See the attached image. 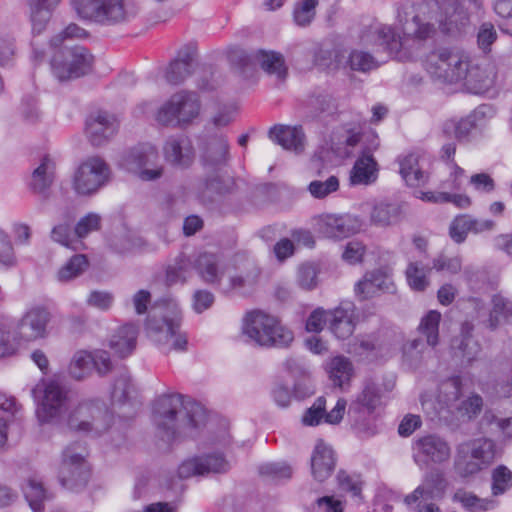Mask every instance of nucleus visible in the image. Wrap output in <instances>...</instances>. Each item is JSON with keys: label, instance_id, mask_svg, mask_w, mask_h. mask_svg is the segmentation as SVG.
Here are the masks:
<instances>
[{"label": "nucleus", "instance_id": "58836bf2", "mask_svg": "<svg viewBox=\"0 0 512 512\" xmlns=\"http://www.w3.org/2000/svg\"><path fill=\"white\" fill-rule=\"evenodd\" d=\"M400 208L397 204L378 202L370 211V223L377 227H388L398 222Z\"/></svg>", "mask_w": 512, "mask_h": 512}, {"label": "nucleus", "instance_id": "7ed1b4c3", "mask_svg": "<svg viewBox=\"0 0 512 512\" xmlns=\"http://www.w3.org/2000/svg\"><path fill=\"white\" fill-rule=\"evenodd\" d=\"M182 312L173 300L155 304L146 320L147 336L163 352L187 350L188 339L181 331Z\"/></svg>", "mask_w": 512, "mask_h": 512}, {"label": "nucleus", "instance_id": "6e6d98bb", "mask_svg": "<svg viewBox=\"0 0 512 512\" xmlns=\"http://www.w3.org/2000/svg\"><path fill=\"white\" fill-rule=\"evenodd\" d=\"M491 480L492 495H503L512 488V471L505 465H498L491 472Z\"/></svg>", "mask_w": 512, "mask_h": 512}, {"label": "nucleus", "instance_id": "9d476101", "mask_svg": "<svg viewBox=\"0 0 512 512\" xmlns=\"http://www.w3.org/2000/svg\"><path fill=\"white\" fill-rule=\"evenodd\" d=\"M64 422L67 423L70 429L99 436L110 427L112 415L104 403L85 401L80 403L73 411L68 412Z\"/></svg>", "mask_w": 512, "mask_h": 512}, {"label": "nucleus", "instance_id": "864d4df0", "mask_svg": "<svg viewBox=\"0 0 512 512\" xmlns=\"http://www.w3.org/2000/svg\"><path fill=\"white\" fill-rule=\"evenodd\" d=\"M88 266L89 262L87 257L83 254H76L59 269L57 278L60 282L70 281L80 276Z\"/></svg>", "mask_w": 512, "mask_h": 512}, {"label": "nucleus", "instance_id": "680f3d73", "mask_svg": "<svg viewBox=\"0 0 512 512\" xmlns=\"http://www.w3.org/2000/svg\"><path fill=\"white\" fill-rule=\"evenodd\" d=\"M101 227V217L97 213H88L76 223L74 234L78 241L85 238L91 232L98 231Z\"/></svg>", "mask_w": 512, "mask_h": 512}, {"label": "nucleus", "instance_id": "c03bdc74", "mask_svg": "<svg viewBox=\"0 0 512 512\" xmlns=\"http://www.w3.org/2000/svg\"><path fill=\"white\" fill-rule=\"evenodd\" d=\"M327 372L334 386L342 387L353 374L352 362L344 356H336L327 363Z\"/></svg>", "mask_w": 512, "mask_h": 512}, {"label": "nucleus", "instance_id": "72a5a7b5", "mask_svg": "<svg viewBox=\"0 0 512 512\" xmlns=\"http://www.w3.org/2000/svg\"><path fill=\"white\" fill-rule=\"evenodd\" d=\"M229 145L222 135L211 137L205 144L202 162L205 167L216 168L228 160Z\"/></svg>", "mask_w": 512, "mask_h": 512}, {"label": "nucleus", "instance_id": "5fc2aeb1", "mask_svg": "<svg viewBox=\"0 0 512 512\" xmlns=\"http://www.w3.org/2000/svg\"><path fill=\"white\" fill-rule=\"evenodd\" d=\"M432 268H427L419 262H411L406 269V278L411 289L424 291L429 285L428 274Z\"/></svg>", "mask_w": 512, "mask_h": 512}, {"label": "nucleus", "instance_id": "cd10ccee", "mask_svg": "<svg viewBox=\"0 0 512 512\" xmlns=\"http://www.w3.org/2000/svg\"><path fill=\"white\" fill-rule=\"evenodd\" d=\"M354 304L343 302L333 310H329V329L338 339H347L355 329Z\"/></svg>", "mask_w": 512, "mask_h": 512}, {"label": "nucleus", "instance_id": "09e8293b", "mask_svg": "<svg viewBox=\"0 0 512 512\" xmlns=\"http://www.w3.org/2000/svg\"><path fill=\"white\" fill-rule=\"evenodd\" d=\"M378 66L376 58L370 52L361 49H352L345 62V67L361 73L369 72Z\"/></svg>", "mask_w": 512, "mask_h": 512}, {"label": "nucleus", "instance_id": "20e7f679", "mask_svg": "<svg viewBox=\"0 0 512 512\" xmlns=\"http://www.w3.org/2000/svg\"><path fill=\"white\" fill-rule=\"evenodd\" d=\"M74 7L80 18L103 26L128 22L137 13L125 0H75Z\"/></svg>", "mask_w": 512, "mask_h": 512}, {"label": "nucleus", "instance_id": "ea45409f", "mask_svg": "<svg viewBox=\"0 0 512 512\" xmlns=\"http://www.w3.org/2000/svg\"><path fill=\"white\" fill-rule=\"evenodd\" d=\"M61 0H30L33 33H41Z\"/></svg>", "mask_w": 512, "mask_h": 512}, {"label": "nucleus", "instance_id": "7c9ffc66", "mask_svg": "<svg viewBox=\"0 0 512 512\" xmlns=\"http://www.w3.org/2000/svg\"><path fill=\"white\" fill-rule=\"evenodd\" d=\"M269 138L286 150L298 152L304 146V133L301 126L275 125L269 130Z\"/></svg>", "mask_w": 512, "mask_h": 512}, {"label": "nucleus", "instance_id": "39448f33", "mask_svg": "<svg viewBox=\"0 0 512 512\" xmlns=\"http://www.w3.org/2000/svg\"><path fill=\"white\" fill-rule=\"evenodd\" d=\"M35 398L41 401L36 410L38 421L41 424H61L71 408L69 391L57 380H49L37 385L32 390Z\"/></svg>", "mask_w": 512, "mask_h": 512}, {"label": "nucleus", "instance_id": "79ce46f5", "mask_svg": "<svg viewBox=\"0 0 512 512\" xmlns=\"http://www.w3.org/2000/svg\"><path fill=\"white\" fill-rule=\"evenodd\" d=\"M55 163L49 156H44L40 165L33 171L31 188L34 192L43 193L54 179Z\"/></svg>", "mask_w": 512, "mask_h": 512}, {"label": "nucleus", "instance_id": "774afa93", "mask_svg": "<svg viewBox=\"0 0 512 512\" xmlns=\"http://www.w3.org/2000/svg\"><path fill=\"white\" fill-rule=\"evenodd\" d=\"M462 268V259L459 256L449 257L445 254H439L432 261V269L437 272H447L457 274Z\"/></svg>", "mask_w": 512, "mask_h": 512}, {"label": "nucleus", "instance_id": "c85d7f7f", "mask_svg": "<svg viewBox=\"0 0 512 512\" xmlns=\"http://www.w3.org/2000/svg\"><path fill=\"white\" fill-rule=\"evenodd\" d=\"M336 458L333 449L322 440L318 441L311 456V471L315 480L323 482L333 473Z\"/></svg>", "mask_w": 512, "mask_h": 512}, {"label": "nucleus", "instance_id": "e2e57ef3", "mask_svg": "<svg viewBox=\"0 0 512 512\" xmlns=\"http://www.w3.org/2000/svg\"><path fill=\"white\" fill-rule=\"evenodd\" d=\"M427 346V342L425 343L422 339H413L403 346V357L410 366H417L421 362Z\"/></svg>", "mask_w": 512, "mask_h": 512}, {"label": "nucleus", "instance_id": "f257e3e1", "mask_svg": "<svg viewBox=\"0 0 512 512\" xmlns=\"http://www.w3.org/2000/svg\"><path fill=\"white\" fill-rule=\"evenodd\" d=\"M439 4L422 2L398 10L396 28L380 22L365 26L359 35L365 47L384 51L398 61L420 57L439 33Z\"/></svg>", "mask_w": 512, "mask_h": 512}, {"label": "nucleus", "instance_id": "4d7b16f0", "mask_svg": "<svg viewBox=\"0 0 512 512\" xmlns=\"http://www.w3.org/2000/svg\"><path fill=\"white\" fill-rule=\"evenodd\" d=\"M453 499L471 512L487 511L494 507V502L488 499H481L475 494L466 491H457Z\"/></svg>", "mask_w": 512, "mask_h": 512}, {"label": "nucleus", "instance_id": "423d86ee", "mask_svg": "<svg viewBox=\"0 0 512 512\" xmlns=\"http://www.w3.org/2000/svg\"><path fill=\"white\" fill-rule=\"evenodd\" d=\"M243 332L260 346L287 347L293 341V333L279 321L261 311L247 314Z\"/></svg>", "mask_w": 512, "mask_h": 512}, {"label": "nucleus", "instance_id": "0eeeda50", "mask_svg": "<svg viewBox=\"0 0 512 512\" xmlns=\"http://www.w3.org/2000/svg\"><path fill=\"white\" fill-rule=\"evenodd\" d=\"M200 112V100L195 92L181 90L165 101L155 114L156 122L164 127H184Z\"/></svg>", "mask_w": 512, "mask_h": 512}, {"label": "nucleus", "instance_id": "a19ab883", "mask_svg": "<svg viewBox=\"0 0 512 512\" xmlns=\"http://www.w3.org/2000/svg\"><path fill=\"white\" fill-rule=\"evenodd\" d=\"M454 469L456 473L463 478L470 477L480 472V466L472 458L471 450L465 442H461L456 447L454 457Z\"/></svg>", "mask_w": 512, "mask_h": 512}, {"label": "nucleus", "instance_id": "4c0bfd02", "mask_svg": "<svg viewBox=\"0 0 512 512\" xmlns=\"http://www.w3.org/2000/svg\"><path fill=\"white\" fill-rule=\"evenodd\" d=\"M472 453V458L477 461L480 471L488 467L495 458V443L489 438H476L464 441Z\"/></svg>", "mask_w": 512, "mask_h": 512}, {"label": "nucleus", "instance_id": "603ef678", "mask_svg": "<svg viewBox=\"0 0 512 512\" xmlns=\"http://www.w3.org/2000/svg\"><path fill=\"white\" fill-rule=\"evenodd\" d=\"M462 393V379L460 376H452L443 381L439 386V402L446 407H451L456 403Z\"/></svg>", "mask_w": 512, "mask_h": 512}, {"label": "nucleus", "instance_id": "bf43d9fd", "mask_svg": "<svg viewBox=\"0 0 512 512\" xmlns=\"http://www.w3.org/2000/svg\"><path fill=\"white\" fill-rule=\"evenodd\" d=\"M318 0H302L295 5L293 18L298 26H308L316 15Z\"/></svg>", "mask_w": 512, "mask_h": 512}, {"label": "nucleus", "instance_id": "338daca9", "mask_svg": "<svg viewBox=\"0 0 512 512\" xmlns=\"http://www.w3.org/2000/svg\"><path fill=\"white\" fill-rule=\"evenodd\" d=\"M325 406V397H318L313 405L305 411L302 417L303 424L307 426L319 425L323 419L325 420Z\"/></svg>", "mask_w": 512, "mask_h": 512}, {"label": "nucleus", "instance_id": "f704fd0d", "mask_svg": "<svg viewBox=\"0 0 512 512\" xmlns=\"http://www.w3.org/2000/svg\"><path fill=\"white\" fill-rule=\"evenodd\" d=\"M382 396L381 389L375 383L367 382L349 408L356 413L367 412L372 415L382 404Z\"/></svg>", "mask_w": 512, "mask_h": 512}, {"label": "nucleus", "instance_id": "de8ad7c7", "mask_svg": "<svg viewBox=\"0 0 512 512\" xmlns=\"http://www.w3.org/2000/svg\"><path fill=\"white\" fill-rule=\"evenodd\" d=\"M93 357L91 352L80 350L77 351L69 364V375L75 380H83L87 378L93 369Z\"/></svg>", "mask_w": 512, "mask_h": 512}, {"label": "nucleus", "instance_id": "f3484780", "mask_svg": "<svg viewBox=\"0 0 512 512\" xmlns=\"http://www.w3.org/2000/svg\"><path fill=\"white\" fill-rule=\"evenodd\" d=\"M51 320V313L43 306H34L28 309L17 324V332L25 341H35L46 337L47 326Z\"/></svg>", "mask_w": 512, "mask_h": 512}, {"label": "nucleus", "instance_id": "4468645a", "mask_svg": "<svg viewBox=\"0 0 512 512\" xmlns=\"http://www.w3.org/2000/svg\"><path fill=\"white\" fill-rule=\"evenodd\" d=\"M315 230L325 238L342 239L361 230V220L351 214H323L315 218Z\"/></svg>", "mask_w": 512, "mask_h": 512}, {"label": "nucleus", "instance_id": "8fccbe9b", "mask_svg": "<svg viewBox=\"0 0 512 512\" xmlns=\"http://www.w3.org/2000/svg\"><path fill=\"white\" fill-rule=\"evenodd\" d=\"M441 313L430 310L422 319L419 325L420 332L426 337L427 345L435 347L439 340V324Z\"/></svg>", "mask_w": 512, "mask_h": 512}, {"label": "nucleus", "instance_id": "bb28decb", "mask_svg": "<svg viewBox=\"0 0 512 512\" xmlns=\"http://www.w3.org/2000/svg\"><path fill=\"white\" fill-rule=\"evenodd\" d=\"M394 288L391 277L382 269L367 272L355 285V293L361 299L373 297L378 292L391 291Z\"/></svg>", "mask_w": 512, "mask_h": 512}, {"label": "nucleus", "instance_id": "412c9836", "mask_svg": "<svg viewBox=\"0 0 512 512\" xmlns=\"http://www.w3.org/2000/svg\"><path fill=\"white\" fill-rule=\"evenodd\" d=\"M492 114L493 109L489 105H480L464 118L446 121L443 125V133L454 134L458 141H466L470 133Z\"/></svg>", "mask_w": 512, "mask_h": 512}, {"label": "nucleus", "instance_id": "dca6fc26", "mask_svg": "<svg viewBox=\"0 0 512 512\" xmlns=\"http://www.w3.org/2000/svg\"><path fill=\"white\" fill-rule=\"evenodd\" d=\"M379 147L377 136L373 135L370 144L363 148L350 171V184L370 185L378 178V163L373 156V151Z\"/></svg>", "mask_w": 512, "mask_h": 512}, {"label": "nucleus", "instance_id": "13d9d810", "mask_svg": "<svg viewBox=\"0 0 512 512\" xmlns=\"http://www.w3.org/2000/svg\"><path fill=\"white\" fill-rule=\"evenodd\" d=\"M348 414L352 419L353 428L359 435L363 437H369L376 434L377 428L373 414L368 415L367 412L356 413L351 411L350 408Z\"/></svg>", "mask_w": 512, "mask_h": 512}, {"label": "nucleus", "instance_id": "4be33fe9", "mask_svg": "<svg viewBox=\"0 0 512 512\" xmlns=\"http://www.w3.org/2000/svg\"><path fill=\"white\" fill-rule=\"evenodd\" d=\"M158 160V152L152 146L135 149L129 155L131 165L143 181L156 180L162 176L163 168L158 165Z\"/></svg>", "mask_w": 512, "mask_h": 512}, {"label": "nucleus", "instance_id": "393cba45", "mask_svg": "<svg viewBox=\"0 0 512 512\" xmlns=\"http://www.w3.org/2000/svg\"><path fill=\"white\" fill-rule=\"evenodd\" d=\"M439 32L454 34L469 22V16L458 0H446L439 5Z\"/></svg>", "mask_w": 512, "mask_h": 512}, {"label": "nucleus", "instance_id": "0e129e2a", "mask_svg": "<svg viewBox=\"0 0 512 512\" xmlns=\"http://www.w3.org/2000/svg\"><path fill=\"white\" fill-rule=\"evenodd\" d=\"M297 283L304 290H312L318 283V269L312 263L302 264L297 273Z\"/></svg>", "mask_w": 512, "mask_h": 512}, {"label": "nucleus", "instance_id": "2eb2a0df", "mask_svg": "<svg viewBox=\"0 0 512 512\" xmlns=\"http://www.w3.org/2000/svg\"><path fill=\"white\" fill-rule=\"evenodd\" d=\"M465 74L463 82L466 89L473 94H481L493 87L497 69L496 65L488 59L471 60L469 58Z\"/></svg>", "mask_w": 512, "mask_h": 512}, {"label": "nucleus", "instance_id": "b1692460", "mask_svg": "<svg viewBox=\"0 0 512 512\" xmlns=\"http://www.w3.org/2000/svg\"><path fill=\"white\" fill-rule=\"evenodd\" d=\"M447 486V481L442 472L432 470L427 473L421 485L404 499L407 505L422 500H436L442 498Z\"/></svg>", "mask_w": 512, "mask_h": 512}, {"label": "nucleus", "instance_id": "ddd939ff", "mask_svg": "<svg viewBox=\"0 0 512 512\" xmlns=\"http://www.w3.org/2000/svg\"><path fill=\"white\" fill-rule=\"evenodd\" d=\"M109 172V167L102 158L89 157L76 170L73 187L80 195H91L106 184Z\"/></svg>", "mask_w": 512, "mask_h": 512}, {"label": "nucleus", "instance_id": "473e14b6", "mask_svg": "<svg viewBox=\"0 0 512 512\" xmlns=\"http://www.w3.org/2000/svg\"><path fill=\"white\" fill-rule=\"evenodd\" d=\"M138 336V327L133 323H127L121 326L115 334L112 335L109 345L110 348L124 358L130 355L136 347Z\"/></svg>", "mask_w": 512, "mask_h": 512}, {"label": "nucleus", "instance_id": "f03ea898", "mask_svg": "<svg viewBox=\"0 0 512 512\" xmlns=\"http://www.w3.org/2000/svg\"><path fill=\"white\" fill-rule=\"evenodd\" d=\"M153 419L160 438L170 443L181 438H194L205 425V409L181 394L160 396L154 404Z\"/></svg>", "mask_w": 512, "mask_h": 512}, {"label": "nucleus", "instance_id": "9b49d317", "mask_svg": "<svg viewBox=\"0 0 512 512\" xmlns=\"http://www.w3.org/2000/svg\"><path fill=\"white\" fill-rule=\"evenodd\" d=\"M90 470L84 456L70 445L63 451V460L59 469L61 485L72 492L82 491L88 484Z\"/></svg>", "mask_w": 512, "mask_h": 512}, {"label": "nucleus", "instance_id": "5701e85b", "mask_svg": "<svg viewBox=\"0 0 512 512\" xmlns=\"http://www.w3.org/2000/svg\"><path fill=\"white\" fill-rule=\"evenodd\" d=\"M309 169L317 177L315 180L311 181L307 187V190L313 198L324 199L339 190L340 181L338 176L329 175L325 177L322 157L319 154L312 156Z\"/></svg>", "mask_w": 512, "mask_h": 512}, {"label": "nucleus", "instance_id": "c756f323", "mask_svg": "<svg viewBox=\"0 0 512 512\" xmlns=\"http://www.w3.org/2000/svg\"><path fill=\"white\" fill-rule=\"evenodd\" d=\"M234 188V181L227 177L213 175L198 182L195 187L196 197L204 204L214 201L215 196L230 193Z\"/></svg>", "mask_w": 512, "mask_h": 512}, {"label": "nucleus", "instance_id": "c9c22d12", "mask_svg": "<svg viewBox=\"0 0 512 512\" xmlns=\"http://www.w3.org/2000/svg\"><path fill=\"white\" fill-rule=\"evenodd\" d=\"M194 269L193 259L184 253H180L168 264L165 270V283L172 286L177 283H185Z\"/></svg>", "mask_w": 512, "mask_h": 512}, {"label": "nucleus", "instance_id": "a18cd8bd", "mask_svg": "<svg viewBox=\"0 0 512 512\" xmlns=\"http://www.w3.org/2000/svg\"><path fill=\"white\" fill-rule=\"evenodd\" d=\"M25 499L34 512H42L43 502L48 498L42 482L36 477L29 478L22 487Z\"/></svg>", "mask_w": 512, "mask_h": 512}, {"label": "nucleus", "instance_id": "49530a36", "mask_svg": "<svg viewBox=\"0 0 512 512\" xmlns=\"http://www.w3.org/2000/svg\"><path fill=\"white\" fill-rule=\"evenodd\" d=\"M257 59L260 62L261 68L268 74L276 75V77L281 81L286 78L287 68L285 66L284 58L280 53L260 50L257 53Z\"/></svg>", "mask_w": 512, "mask_h": 512}, {"label": "nucleus", "instance_id": "1a4fd4ad", "mask_svg": "<svg viewBox=\"0 0 512 512\" xmlns=\"http://www.w3.org/2000/svg\"><path fill=\"white\" fill-rule=\"evenodd\" d=\"M51 59L53 74L60 81L81 77L91 70L93 56L82 46L53 48Z\"/></svg>", "mask_w": 512, "mask_h": 512}, {"label": "nucleus", "instance_id": "6ab92c4d", "mask_svg": "<svg viewBox=\"0 0 512 512\" xmlns=\"http://www.w3.org/2000/svg\"><path fill=\"white\" fill-rule=\"evenodd\" d=\"M228 469L229 463L225 457L220 453H214L183 461L178 468V476L181 479H186L210 473H225Z\"/></svg>", "mask_w": 512, "mask_h": 512}, {"label": "nucleus", "instance_id": "e433bc0d", "mask_svg": "<svg viewBox=\"0 0 512 512\" xmlns=\"http://www.w3.org/2000/svg\"><path fill=\"white\" fill-rule=\"evenodd\" d=\"M399 165V172L408 186L419 187L428 181V174L419 167L417 155L408 154L404 156L399 160Z\"/></svg>", "mask_w": 512, "mask_h": 512}, {"label": "nucleus", "instance_id": "aec40b11", "mask_svg": "<svg viewBox=\"0 0 512 512\" xmlns=\"http://www.w3.org/2000/svg\"><path fill=\"white\" fill-rule=\"evenodd\" d=\"M86 135L93 146L106 143L118 130L114 115L106 111H97L86 120Z\"/></svg>", "mask_w": 512, "mask_h": 512}, {"label": "nucleus", "instance_id": "a211bd4d", "mask_svg": "<svg viewBox=\"0 0 512 512\" xmlns=\"http://www.w3.org/2000/svg\"><path fill=\"white\" fill-rule=\"evenodd\" d=\"M163 155L166 162L172 167L188 169L195 160V149L188 136L172 135L164 143Z\"/></svg>", "mask_w": 512, "mask_h": 512}, {"label": "nucleus", "instance_id": "a878e982", "mask_svg": "<svg viewBox=\"0 0 512 512\" xmlns=\"http://www.w3.org/2000/svg\"><path fill=\"white\" fill-rule=\"evenodd\" d=\"M193 266L201 280L209 285L219 284L226 273L221 257L215 253H200L193 258Z\"/></svg>", "mask_w": 512, "mask_h": 512}, {"label": "nucleus", "instance_id": "69168bd1", "mask_svg": "<svg viewBox=\"0 0 512 512\" xmlns=\"http://www.w3.org/2000/svg\"><path fill=\"white\" fill-rule=\"evenodd\" d=\"M259 474L267 476L274 480L290 479L292 476V468L282 462L266 463L259 466Z\"/></svg>", "mask_w": 512, "mask_h": 512}, {"label": "nucleus", "instance_id": "3c124183", "mask_svg": "<svg viewBox=\"0 0 512 512\" xmlns=\"http://www.w3.org/2000/svg\"><path fill=\"white\" fill-rule=\"evenodd\" d=\"M72 218H67L63 223L56 225L51 231L53 241L73 250H77L83 246L81 241L75 237L74 231L71 230Z\"/></svg>", "mask_w": 512, "mask_h": 512}, {"label": "nucleus", "instance_id": "37998d69", "mask_svg": "<svg viewBox=\"0 0 512 512\" xmlns=\"http://www.w3.org/2000/svg\"><path fill=\"white\" fill-rule=\"evenodd\" d=\"M452 349L457 357L461 358L462 364L470 366L478 359L481 352V345L473 336H464L462 338H454L452 341Z\"/></svg>", "mask_w": 512, "mask_h": 512}, {"label": "nucleus", "instance_id": "2f4dec72", "mask_svg": "<svg viewBox=\"0 0 512 512\" xmlns=\"http://www.w3.org/2000/svg\"><path fill=\"white\" fill-rule=\"evenodd\" d=\"M484 323L492 331L501 325L512 324V300L502 294H494L491 298V310Z\"/></svg>", "mask_w": 512, "mask_h": 512}, {"label": "nucleus", "instance_id": "6e6552de", "mask_svg": "<svg viewBox=\"0 0 512 512\" xmlns=\"http://www.w3.org/2000/svg\"><path fill=\"white\" fill-rule=\"evenodd\" d=\"M469 57L462 52L448 48H439L430 52L425 60L429 75L441 83H458L463 81L467 72Z\"/></svg>", "mask_w": 512, "mask_h": 512}, {"label": "nucleus", "instance_id": "052dcab7", "mask_svg": "<svg viewBox=\"0 0 512 512\" xmlns=\"http://www.w3.org/2000/svg\"><path fill=\"white\" fill-rule=\"evenodd\" d=\"M17 262V257L10 236L0 228V267L10 269L15 267Z\"/></svg>", "mask_w": 512, "mask_h": 512}, {"label": "nucleus", "instance_id": "f8f14e48", "mask_svg": "<svg viewBox=\"0 0 512 512\" xmlns=\"http://www.w3.org/2000/svg\"><path fill=\"white\" fill-rule=\"evenodd\" d=\"M412 456L420 467L430 464H442L451 457L449 442L436 433L422 435L414 439L412 443Z\"/></svg>", "mask_w": 512, "mask_h": 512}]
</instances>
